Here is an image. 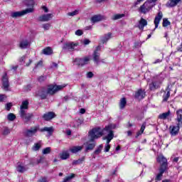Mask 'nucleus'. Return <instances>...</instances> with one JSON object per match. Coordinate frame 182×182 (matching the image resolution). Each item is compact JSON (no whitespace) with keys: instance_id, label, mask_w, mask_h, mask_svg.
I'll return each mask as SVG.
<instances>
[{"instance_id":"f257e3e1","label":"nucleus","mask_w":182,"mask_h":182,"mask_svg":"<svg viewBox=\"0 0 182 182\" xmlns=\"http://www.w3.org/2000/svg\"><path fill=\"white\" fill-rule=\"evenodd\" d=\"M29 106V102L28 100H24L22 102L20 107L19 115L21 117L24 123H28L31 122V119L33 117V114L28 113V109Z\"/></svg>"},{"instance_id":"f03ea898","label":"nucleus","mask_w":182,"mask_h":182,"mask_svg":"<svg viewBox=\"0 0 182 182\" xmlns=\"http://www.w3.org/2000/svg\"><path fill=\"white\" fill-rule=\"evenodd\" d=\"M112 129L113 126L112 124L105 127V130H107V133H108L107 136L102 138V140H107V143L105 146V153L109 152V150H110V141H112L114 137V134L113 133V131H112Z\"/></svg>"},{"instance_id":"7ed1b4c3","label":"nucleus","mask_w":182,"mask_h":182,"mask_svg":"<svg viewBox=\"0 0 182 182\" xmlns=\"http://www.w3.org/2000/svg\"><path fill=\"white\" fill-rule=\"evenodd\" d=\"M105 132H107L106 127H105L103 129L100 127L94 128L89 132V137H90L92 141L100 139V137H102L103 134H106Z\"/></svg>"},{"instance_id":"20e7f679","label":"nucleus","mask_w":182,"mask_h":182,"mask_svg":"<svg viewBox=\"0 0 182 182\" xmlns=\"http://www.w3.org/2000/svg\"><path fill=\"white\" fill-rule=\"evenodd\" d=\"M66 87V84H63L61 85H48L47 89V93L48 95H55L57 92H59V90H62V89H65Z\"/></svg>"},{"instance_id":"39448f33","label":"nucleus","mask_w":182,"mask_h":182,"mask_svg":"<svg viewBox=\"0 0 182 182\" xmlns=\"http://www.w3.org/2000/svg\"><path fill=\"white\" fill-rule=\"evenodd\" d=\"M154 6L153 3H151V0H147L140 8L139 12L141 14H147L150 10Z\"/></svg>"},{"instance_id":"423d86ee","label":"nucleus","mask_w":182,"mask_h":182,"mask_svg":"<svg viewBox=\"0 0 182 182\" xmlns=\"http://www.w3.org/2000/svg\"><path fill=\"white\" fill-rule=\"evenodd\" d=\"M33 12V8H29L26 10H23L21 11H15L11 13V18H19L21 16H23V15H26V14H31Z\"/></svg>"},{"instance_id":"0eeeda50","label":"nucleus","mask_w":182,"mask_h":182,"mask_svg":"<svg viewBox=\"0 0 182 182\" xmlns=\"http://www.w3.org/2000/svg\"><path fill=\"white\" fill-rule=\"evenodd\" d=\"M38 132H41V129H39V126H34L29 129H26L24 132V134L25 136H26V137H32L35 136V134H36Z\"/></svg>"},{"instance_id":"6e6552de","label":"nucleus","mask_w":182,"mask_h":182,"mask_svg":"<svg viewBox=\"0 0 182 182\" xmlns=\"http://www.w3.org/2000/svg\"><path fill=\"white\" fill-rule=\"evenodd\" d=\"M78 46L79 43H77L68 42L64 44L63 49H65V50H68L69 52H73V50H75V48Z\"/></svg>"},{"instance_id":"1a4fd4ad","label":"nucleus","mask_w":182,"mask_h":182,"mask_svg":"<svg viewBox=\"0 0 182 182\" xmlns=\"http://www.w3.org/2000/svg\"><path fill=\"white\" fill-rule=\"evenodd\" d=\"M2 86L4 90H9V80H8V74H6V73H5L2 77Z\"/></svg>"},{"instance_id":"9d476101","label":"nucleus","mask_w":182,"mask_h":182,"mask_svg":"<svg viewBox=\"0 0 182 182\" xmlns=\"http://www.w3.org/2000/svg\"><path fill=\"white\" fill-rule=\"evenodd\" d=\"M157 161L161 164L160 168L167 170V159L166 158H164L163 156H159L157 158Z\"/></svg>"},{"instance_id":"9b49d317","label":"nucleus","mask_w":182,"mask_h":182,"mask_svg":"<svg viewBox=\"0 0 182 182\" xmlns=\"http://www.w3.org/2000/svg\"><path fill=\"white\" fill-rule=\"evenodd\" d=\"M99 50H100V46H97L96 50L94 51L93 53V60L97 65H99L100 63V53H99Z\"/></svg>"},{"instance_id":"f8f14e48","label":"nucleus","mask_w":182,"mask_h":182,"mask_svg":"<svg viewBox=\"0 0 182 182\" xmlns=\"http://www.w3.org/2000/svg\"><path fill=\"white\" fill-rule=\"evenodd\" d=\"M180 126L178 124H177L176 126L171 125L169 127V132L171 134V136H177L178 134V132H180Z\"/></svg>"},{"instance_id":"ddd939ff","label":"nucleus","mask_w":182,"mask_h":182,"mask_svg":"<svg viewBox=\"0 0 182 182\" xmlns=\"http://www.w3.org/2000/svg\"><path fill=\"white\" fill-rule=\"evenodd\" d=\"M53 18V16L50 14H43L38 17V21L41 22H48V21H50Z\"/></svg>"},{"instance_id":"4468645a","label":"nucleus","mask_w":182,"mask_h":182,"mask_svg":"<svg viewBox=\"0 0 182 182\" xmlns=\"http://www.w3.org/2000/svg\"><path fill=\"white\" fill-rule=\"evenodd\" d=\"M161 19H163V13L161 11H159L154 21L155 25V29H157V28H159V23H160V21H161Z\"/></svg>"},{"instance_id":"2eb2a0df","label":"nucleus","mask_w":182,"mask_h":182,"mask_svg":"<svg viewBox=\"0 0 182 182\" xmlns=\"http://www.w3.org/2000/svg\"><path fill=\"white\" fill-rule=\"evenodd\" d=\"M87 146L85 148V151H89V150H93L94 147H96V142L95 140L92 141V138L90 140L86 142Z\"/></svg>"},{"instance_id":"dca6fc26","label":"nucleus","mask_w":182,"mask_h":182,"mask_svg":"<svg viewBox=\"0 0 182 182\" xmlns=\"http://www.w3.org/2000/svg\"><path fill=\"white\" fill-rule=\"evenodd\" d=\"M55 117L56 114H55L53 112H49L43 115V119L46 122H49V120H52V119H54Z\"/></svg>"},{"instance_id":"f3484780","label":"nucleus","mask_w":182,"mask_h":182,"mask_svg":"<svg viewBox=\"0 0 182 182\" xmlns=\"http://www.w3.org/2000/svg\"><path fill=\"white\" fill-rule=\"evenodd\" d=\"M180 2H181V0H168L166 6H167V8H174V6H177Z\"/></svg>"},{"instance_id":"a211bd4d","label":"nucleus","mask_w":182,"mask_h":182,"mask_svg":"<svg viewBox=\"0 0 182 182\" xmlns=\"http://www.w3.org/2000/svg\"><path fill=\"white\" fill-rule=\"evenodd\" d=\"M104 19H106L105 16L100 14L95 15L91 18V22H92V23H96V22H100V21H104Z\"/></svg>"},{"instance_id":"6ab92c4d","label":"nucleus","mask_w":182,"mask_h":182,"mask_svg":"<svg viewBox=\"0 0 182 182\" xmlns=\"http://www.w3.org/2000/svg\"><path fill=\"white\" fill-rule=\"evenodd\" d=\"M31 46V41L26 39L22 40L19 43L21 49H26Z\"/></svg>"},{"instance_id":"aec40b11","label":"nucleus","mask_w":182,"mask_h":182,"mask_svg":"<svg viewBox=\"0 0 182 182\" xmlns=\"http://www.w3.org/2000/svg\"><path fill=\"white\" fill-rule=\"evenodd\" d=\"M28 168V166H24L22 163L17 164L16 171H18V173H25Z\"/></svg>"},{"instance_id":"412c9836","label":"nucleus","mask_w":182,"mask_h":182,"mask_svg":"<svg viewBox=\"0 0 182 182\" xmlns=\"http://www.w3.org/2000/svg\"><path fill=\"white\" fill-rule=\"evenodd\" d=\"M177 117L176 119L178 122V126H182V109H179L176 112Z\"/></svg>"},{"instance_id":"4be33fe9","label":"nucleus","mask_w":182,"mask_h":182,"mask_svg":"<svg viewBox=\"0 0 182 182\" xmlns=\"http://www.w3.org/2000/svg\"><path fill=\"white\" fill-rule=\"evenodd\" d=\"M165 171L166 169H164V168H159V173L156 175L155 178L156 181H161V178H163V174H164Z\"/></svg>"},{"instance_id":"5701e85b","label":"nucleus","mask_w":182,"mask_h":182,"mask_svg":"<svg viewBox=\"0 0 182 182\" xmlns=\"http://www.w3.org/2000/svg\"><path fill=\"white\" fill-rule=\"evenodd\" d=\"M46 93L48 91L45 89H41L36 94V96H39L41 99H46Z\"/></svg>"},{"instance_id":"b1692460","label":"nucleus","mask_w":182,"mask_h":182,"mask_svg":"<svg viewBox=\"0 0 182 182\" xmlns=\"http://www.w3.org/2000/svg\"><path fill=\"white\" fill-rule=\"evenodd\" d=\"M144 97H146V91L143 90H139L137 92V100H142V99H144Z\"/></svg>"},{"instance_id":"393cba45","label":"nucleus","mask_w":182,"mask_h":182,"mask_svg":"<svg viewBox=\"0 0 182 182\" xmlns=\"http://www.w3.org/2000/svg\"><path fill=\"white\" fill-rule=\"evenodd\" d=\"M53 127H45L44 128L40 129V132H47L48 133V136H52V134H53Z\"/></svg>"},{"instance_id":"a878e982","label":"nucleus","mask_w":182,"mask_h":182,"mask_svg":"<svg viewBox=\"0 0 182 182\" xmlns=\"http://www.w3.org/2000/svg\"><path fill=\"white\" fill-rule=\"evenodd\" d=\"M144 26H147V21L141 18V20L139 21V25L138 28L143 31V29H144Z\"/></svg>"},{"instance_id":"bb28decb","label":"nucleus","mask_w":182,"mask_h":182,"mask_svg":"<svg viewBox=\"0 0 182 182\" xmlns=\"http://www.w3.org/2000/svg\"><path fill=\"white\" fill-rule=\"evenodd\" d=\"M21 62H23L26 64V66H29L32 63V60L31 58H28L27 56H23L21 59Z\"/></svg>"},{"instance_id":"cd10ccee","label":"nucleus","mask_w":182,"mask_h":182,"mask_svg":"<svg viewBox=\"0 0 182 182\" xmlns=\"http://www.w3.org/2000/svg\"><path fill=\"white\" fill-rule=\"evenodd\" d=\"M166 92H165L163 95V101L162 102H167L168 100V98L170 97V89L168 87H167L166 90Z\"/></svg>"},{"instance_id":"c85d7f7f","label":"nucleus","mask_w":182,"mask_h":182,"mask_svg":"<svg viewBox=\"0 0 182 182\" xmlns=\"http://www.w3.org/2000/svg\"><path fill=\"white\" fill-rule=\"evenodd\" d=\"M83 149V146H73L70 149V151L71 153H77V151H80V150Z\"/></svg>"},{"instance_id":"c756f323","label":"nucleus","mask_w":182,"mask_h":182,"mask_svg":"<svg viewBox=\"0 0 182 182\" xmlns=\"http://www.w3.org/2000/svg\"><path fill=\"white\" fill-rule=\"evenodd\" d=\"M111 38L112 33H108L107 34H105L104 36L101 38V42H102V43H106V42H107V41H109V39H110Z\"/></svg>"},{"instance_id":"7c9ffc66","label":"nucleus","mask_w":182,"mask_h":182,"mask_svg":"<svg viewBox=\"0 0 182 182\" xmlns=\"http://www.w3.org/2000/svg\"><path fill=\"white\" fill-rule=\"evenodd\" d=\"M170 114H171V112L170 111H168L166 112L159 114V117L161 120H166V119H167L168 116H170Z\"/></svg>"},{"instance_id":"2f4dec72","label":"nucleus","mask_w":182,"mask_h":182,"mask_svg":"<svg viewBox=\"0 0 182 182\" xmlns=\"http://www.w3.org/2000/svg\"><path fill=\"white\" fill-rule=\"evenodd\" d=\"M42 52L43 55H52L53 53V50L50 47H47L44 48Z\"/></svg>"},{"instance_id":"473e14b6","label":"nucleus","mask_w":182,"mask_h":182,"mask_svg":"<svg viewBox=\"0 0 182 182\" xmlns=\"http://www.w3.org/2000/svg\"><path fill=\"white\" fill-rule=\"evenodd\" d=\"M126 105H127V101L126 100V98H122L119 102V108L121 109H124V107H126Z\"/></svg>"},{"instance_id":"72a5a7b5","label":"nucleus","mask_w":182,"mask_h":182,"mask_svg":"<svg viewBox=\"0 0 182 182\" xmlns=\"http://www.w3.org/2000/svg\"><path fill=\"white\" fill-rule=\"evenodd\" d=\"M41 147H42V141H39L38 142L34 144V146H33V150L34 151H38V150H39V149H41Z\"/></svg>"},{"instance_id":"f704fd0d","label":"nucleus","mask_w":182,"mask_h":182,"mask_svg":"<svg viewBox=\"0 0 182 182\" xmlns=\"http://www.w3.org/2000/svg\"><path fill=\"white\" fill-rule=\"evenodd\" d=\"M69 156H70V154L68 151H64L60 154V159H62V160H66L67 159H69Z\"/></svg>"},{"instance_id":"c9c22d12","label":"nucleus","mask_w":182,"mask_h":182,"mask_svg":"<svg viewBox=\"0 0 182 182\" xmlns=\"http://www.w3.org/2000/svg\"><path fill=\"white\" fill-rule=\"evenodd\" d=\"M89 60H90V58H89V57H85L84 58H81L80 66L87 65V63H89Z\"/></svg>"},{"instance_id":"e433bc0d","label":"nucleus","mask_w":182,"mask_h":182,"mask_svg":"<svg viewBox=\"0 0 182 182\" xmlns=\"http://www.w3.org/2000/svg\"><path fill=\"white\" fill-rule=\"evenodd\" d=\"M23 2L27 6H32L31 8L33 9V5H35L33 0H23Z\"/></svg>"},{"instance_id":"4c0bfd02","label":"nucleus","mask_w":182,"mask_h":182,"mask_svg":"<svg viewBox=\"0 0 182 182\" xmlns=\"http://www.w3.org/2000/svg\"><path fill=\"white\" fill-rule=\"evenodd\" d=\"M145 129H146V122H144L141 127L139 132H138L137 133V136H140V134H143Z\"/></svg>"},{"instance_id":"58836bf2","label":"nucleus","mask_w":182,"mask_h":182,"mask_svg":"<svg viewBox=\"0 0 182 182\" xmlns=\"http://www.w3.org/2000/svg\"><path fill=\"white\" fill-rule=\"evenodd\" d=\"M139 171H140V174H139V177H141V178H143V176H144V174H143V171H144V166H143V165H141V163H139Z\"/></svg>"},{"instance_id":"ea45409f","label":"nucleus","mask_w":182,"mask_h":182,"mask_svg":"<svg viewBox=\"0 0 182 182\" xmlns=\"http://www.w3.org/2000/svg\"><path fill=\"white\" fill-rule=\"evenodd\" d=\"M162 25H163L164 28H166V26H169V25H171V23L168 21V19L164 18Z\"/></svg>"},{"instance_id":"a19ab883","label":"nucleus","mask_w":182,"mask_h":182,"mask_svg":"<svg viewBox=\"0 0 182 182\" xmlns=\"http://www.w3.org/2000/svg\"><path fill=\"white\" fill-rule=\"evenodd\" d=\"M9 133H11V129H9V128H8L6 127L3 128L2 134L4 136H8V134H9Z\"/></svg>"},{"instance_id":"79ce46f5","label":"nucleus","mask_w":182,"mask_h":182,"mask_svg":"<svg viewBox=\"0 0 182 182\" xmlns=\"http://www.w3.org/2000/svg\"><path fill=\"white\" fill-rule=\"evenodd\" d=\"M7 119H8V120H9V122H14V120H15V119H16V116L12 113H10L8 114Z\"/></svg>"},{"instance_id":"37998d69","label":"nucleus","mask_w":182,"mask_h":182,"mask_svg":"<svg viewBox=\"0 0 182 182\" xmlns=\"http://www.w3.org/2000/svg\"><path fill=\"white\" fill-rule=\"evenodd\" d=\"M124 17V14H116L112 17L113 21H117V19H121V18Z\"/></svg>"},{"instance_id":"c03bdc74","label":"nucleus","mask_w":182,"mask_h":182,"mask_svg":"<svg viewBox=\"0 0 182 182\" xmlns=\"http://www.w3.org/2000/svg\"><path fill=\"white\" fill-rule=\"evenodd\" d=\"M52 151L50 147H46V149H43V154H49Z\"/></svg>"},{"instance_id":"a18cd8bd","label":"nucleus","mask_w":182,"mask_h":182,"mask_svg":"<svg viewBox=\"0 0 182 182\" xmlns=\"http://www.w3.org/2000/svg\"><path fill=\"white\" fill-rule=\"evenodd\" d=\"M82 161H85V157L73 161V164H80Z\"/></svg>"},{"instance_id":"49530a36","label":"nucleus","mask_w":182,"mask_h":182,"mask_svg":"<svg viewBox=\"0 0 182 182\" xmlns=\"http://www.w3.org/2000/svg\"><path fill=\"white\" fill-rule=\"evenodd\" d=\"M79 14V10H75L72 12L68 13V16H75V15H77Z\"/></svg>"},{"instance_id":"de8ad7c7","label":"nucleus","mask_w":182,"mask_h":182,"mask_svg":"<svg viewBox=\"0 0 182 182\" xmlns=\"http://www.w3.org/2000/svg\"><path fill=\"white\" fill-rule=\"evenodd\" d=\"M154 83V86H155V89H159L160 87V85H161V80H159V82L154 81L152 82Z\"/></svg>"},{"instance_id":"09e8293b","label":"nucleus","mask_w":182,"mask_h":182,"mask_svg":"<svg viewBox=\"0 0 182 182\" xmlns=\"http://www.w3.org/2000/svg\"><path fill=\"white\" fill-rule=\"evenodd\" d=\"M81 58H75L74 60V65L75 66H80Z\"/></svg>"},{"instance_id":"8fccbe9b","label":"nucleus","mask_w":182,"mask_h":182,"mask_svg":"<svg viewBox=\"0 0 182 182\" xmlns=\"http://www.w3.org/2000/svg\"><path fill=\"white\" fill-rule=\"evenodd\" d=\"M102 147H103L102 145H100L96 150L94 151V154L99 155L100 153L102 152Z\"/></svg>"},{"instance_id":"3c124183","label":"nucleus","mask_w":182,"mask_h":182,"mask_svg":"<svg viewBox=\"0 0 182 182\" xmlns=\"http://www.w3.org/2000/svg\"><path fill=\"white\" fill-rule=\"evenodd\" d=\"M43 28L44 31H49V29L50 28V24L45 23L43 25Z\"/></svg>"},{"instance_id":"603ef678","label":"nucleus","mask_w":182,"mask_h":182,"mask_svg":"<svg viewBox=\"0 0 182 182\" xmlns=\"http://www.w3.org/2000/svg\"><path fill=\"white\" fill-rule=\"evenodd\" d=\"M43 62L42 60H40L35 66V69L38 68H41V66H43Z\"/></svg>"},{"instance_id":"864d4df0","label":"nucleus","mask_w":182,"mask_h":182,"mask_svg":"<svg viewBox=\"0 0 182 182\" xmlns=\"http://www.w3.org/2000/svg\"><path fill=\"white\" fill-rule=\"evenodd\" d=\"M75 35H77V36H82V35H83V31H82V30H77L75 31Z\"/></svg>"},{"instance_id":"5fc2aeb1","label":"nucleus","mask_w":182,"mask_h":182,"mask_svg":"<svg viewBox=\"0 0 182 182\" xmlns=\"http://www.w3.org/2000/svg\"><path fill=\"white\" fill-rule=\"evenodd\" d=\"M83 45H89L90 43V40L85 38L82 41Z\"/></svg>"},{"instance_id":"6e6d98bb","label":"nucleus","mask_w":182,"mask_h":182,"mask_svg":"<svg viewBox=\"0 0 182 182\" xmlns=\"http://www.w3.org/2000/svg\"><path fill=\"white\" fill-rule=\"evenodd\" d=\"M11 107H12V103H11V102L7 103L6 105V110H8V111L11 110Z\"/></svg>"},{"instance_id":"4d7b16f0","label":"nucleus","mask_w":182,"mask_h":182,"mask_svg":"<svg viewBox=\"0 0 182 182\" xmlns=\"http://www.w3.org/2000/svg\"><path fill=\"white\" fill-rule=\"evenodd\" d=\"M149 89L150 90H156V88L153 82L149 84Z\"/></svg>"},{"instance_id":"13d9d810","label":"nucleus","mask_w":182,"mask_h":182,"mask_svg":"<svg viewBox=\"0 0 182 182\" xmlns=\"http://www.w3.org/2000/svg\"><path fill=\"white\" fill-rule=\"evenodd\" d=\"M6 99V95H0V102H4Z\"/></svg>"},{"instance_id":"bf43d9fd","label":"nucleus","mask_w":182,"mask_h":182,"mask_svg":"<svg viewBox=\"0 0 182 182\" xmlns=\"http://www.w3.org/2000/svg\"><path fill=\"white\" fill-rule=\"evenodd\" d=\"M87 77H88V78H92V77H93V73H92V72H88V73H87Z\"/></svg>"},{"instance_id":"052dcab7","label":"nucleus","mask_w":182,"mask_h":182,"mask_svg":"<svg viewBox=\"0 0 182 182\" xmlns=\"http://www.w3.org/2000/svg\"><path fill=\"white\" fill-rule=\"evenodd\" d=\"M42 9L44 11V12L48 13L49 12V9H48V7L43 6Z\"/></svg>"},{"instance_id":"680f3d73","label":"nucleus","mask_w":182,"mask_h":182,"mask_svg":"<svg viewBox=\"0 0 182 182\" xmlns=\"http://www.w3.org/2000/svg\"><path fill=\"white\" fill-rule=\"evenodd\" d=\"M45 79H46V77H45L44 76H41L38 78V82H43V80H45Z\"/></svg>"},{"instance_id":"e2e57ef3","label":"nucleus","mask_w":182,"mask_h":182,"mask_svg":"<svg viewBox=\"0 0 182 182\" xmlns=\"http://www.w3.org/2000/svg\"><path fill=\"white\" fill-rule=\"evenodd\" d=\"M80 113H81V114H85V113H86V109L81 108L80 110Z\"/></svg>"},{"instance_id":"0e129e2a","label":"nucleus","mask_w":182,"mask_h":182,"mask_svg":"<svg viewBox=\"0 0 182 182\" xmlns=\"http://www.w3.org/2000/svg\"><path fill=\"white\" fill-rule=\"evenodd\" d=\"M48 180L46 179V178H41L38 182H47Z\"/></svg>"},{"instance_id":"69168bd1","label":"nucleus","mask_w":182,"mask_h":182,"mask_svg":"<svg viewBox=\"0 0 182 182\" xmlns=\"http://www.w3.org/2000/svg\"><path fill=\"white\" fill-rule=\"evenodd\" d=\"M66 134L67 136H70V134H72V131L70 129H68L66 131Z\"/></svg>"},{"instance_id":"338daca9","label":"nucleus","mask_w":182,"mask_h":182,"mask_svg":"<svg viewBox=\"0 0 182 182\" xmlns=\"http://www.w3.org/2000/svg\"><path fill=\"white\" fill-rule=\"evenodd\" d=\"M51 68H58V63H52Z\"/></svg>"},{"instance_id":"774afa93","label":"nucleus","mask_w":182,"mask_h":182,"mask_svg":"<svg viewBox=\"0 0 182 182\" xmlns=\"http://www.w3.org/2000/svg\"><path fill=\"white\" fill-rule=\"evenodd\" d=\"M162 61V60H160V59H156L154 63L156 64V63H160Z\"/></svg>"}]
</instances>
